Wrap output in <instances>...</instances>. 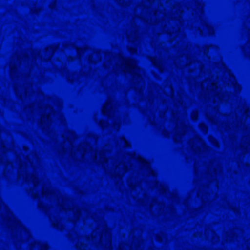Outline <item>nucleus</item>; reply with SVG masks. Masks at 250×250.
Segmentation results:
<instances>
[{
    "label": "nucleus",
    "mask_w": 250,
    "mask_h": 250,
    "mask_svg": "<svg viewBox=\"0 0 250 250\" xmlns=\"http://www.w3.org/2000/svg\"><path fill=\"white\" fill-rule=\"evenodd\" d=\"M111 108V102L110 101H107L103 108L102 112L104 115H108L109 111V110H110Z\"/></svg>",
    "instance_id": "obj_1"
},
{
    "label": "nucleus",
    "mask_w": 250,
    "mask_h": 250,
    "mask_svg": "<svg viewBox=\"0 0 250 250\" xmlns=\"http://www.w3.org/2000/svg\"><path fill=\"white\" fill-rule=\"evenodd\" d=\"M229 78H230V80L231 82V84L232 85H233L235 86H238V88H239V86L238 85L237 86L236 85V80H235V78H234V77L231 74H230V73H229Z\"/></svg>",
    "instance_id": "obj_2"
},
{
    "label": "nucleus",
    "mask_w": 250,
    "mask_h": 250,
    "mask_svg": "<svg viewBox=\"0 0 250 250\" xmlns=\"http://www.w3.org/2000/svg\"><path fill=\"white\" fill-rule=\"evenodd\" d=\"M135 69V66L133 64H131L129 66L128 71L130 72H133L134 71V69Z\"/></svg>",
    "instance_id": "obj_3"
},
{
    "label": "nucleus",
    "mask_w": 250,
    "mask_h": 250,
    "mask_svg": "<svg viewBox=\"0 0 250 250\" xmlns=\"http://www.w3.org/2000/svg\"><path fill=\"white\" fill-rule=\"evenodd\" d=\"M192 118L194 120H196L197 119V114H196Z\"/></svg>",
    "instance_id": "obj_4"
},
{
    "label": "nucleus",
    "mask_w": 250,
    "mask_h": 250,
    "mask_svg": "<svg viewBox=\"0 0 250 250\" xmlns=\"http://www.w3.org/2000/svg\"><path fill=\"white\" fill-rule=\"evenodd\" d=\"M145 160H144V159H142V158H141V159H140V162H141L142 163H144L145 162Z\"/></svg>",
    "instance_id": "obj_5"
}]
</instances>
